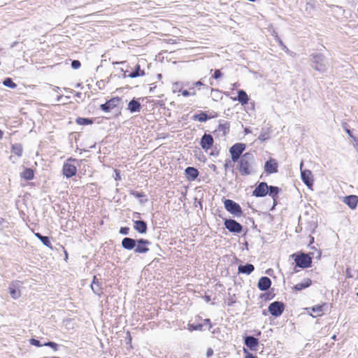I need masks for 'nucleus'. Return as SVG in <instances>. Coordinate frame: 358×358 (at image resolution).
<instances>
[{"label": "nucleus", "instance_id": "nucleus-1", "mask_svg": "<svg viewBox=\"0 0 358 358\" xmlns=\"http://www.w3.org/2000/svg\"><path fill=\"white\" fill-rule=\"evenodd\" d=\"M238 161V170L242 176H248L252 173L253 156L250 152L243 154Z\"/></svg>", "mask_w": 358, "mask_h": 358}, {"label": "nucleus", "instance_id": "nucleus-2", "mask_svg": "<svg viewBox=\"0 0 358 358\" xmlns=\"http://www.w3.org/2000/svg\"><path fill=\"white\" fill-rule=\"evenodd\" d=\"M85 161V159H77L72 157L68 158L63 164L62 166V173L67 178H72L75 176L77 173V166L76 165L80 164L81 162Z\"/></svg>", "mask_w": 358, "mask_h": 358}, {"label": "nucleus", "instance_id": "nucleus-3", "mask_svg": "<svg viewBox=\"0 0 358 358\" xmlns=\"http://www.w3.org/2000/svg\"><path fill=\"white\" fill-rule=\"evenodd\" d=\"M296 265L301 268H306L311 266L313 257L309 254L296 253L292 255Z\"/></svg>", "mask_w": 358, "mask_h": 358}, {"label": "nucleus", "instance_id": "nucleus-4", "mask_svg": "<svg viewBox=\"0 0 358 358\" xmlns=\"http://www.w3.org/2000/svg\"><path fill=\"white\" fill-rule=\"evenodd\" d=\"M225 209L231 214L240 217L243 215V210L239 204L231 199H226L224 201Z\"/></svg>", "mask_w": 358, "mask_h": 358}, {"label": "nucleus", "instance_id": "nucleus-5", "mask_svg": "<svg viewBox=\"0 0 358 358\" xmlns=\"http://www.w3.org/2000/svg\"><path fill=\"white\" fill-rule=\"evenodd\" d=\"M245 149V145L244 143H237L232 145L229 149L232 161L235 162L240 159Z\"/></svg>", "mask_w": 358, "mask_h": 358}, {"label": "nucleus", "instance_id": "nucleus-6", "mask_svg": "<svg viewBox=\"0 0 358 358\" xmlns=\"http://www.w3.org/2000/svg\"><path fill=\"white\" fill-rule=\"evenodd\" d=\"M269 313L275 317H279L285 310V305L280 301H274L268 306Z\"/></svg>", "mask_w": 358, "mask_h": 358}, {"label": "nucleus", "instance_id": "nucleus-7", "mask_svg": "<svg viewBox=\"0 0 358 358\" xmlns=\"http://www.w3.org/2000/svg\"><path fill=\"white\" fill-rule=\"evenodd\" d=\"M121 98L115 96L107 101L105 103L100 106V108L106 113L111 111L113 109L116 108L120 103Z\"/></svg>", "mask_w": 358, "mask_h": 358}, {"label": "nucleus", "instance_id": "nucleus-8", "mask_svg": "<svg viewBox=\"0 0 358 358\" xmlns=\"http://www.w3.org/2000/svg\"><path fill=\"white\" fill-rule=\"evenodd\" d=\"M264 171L270 175L278 171V163L274 158H269L264 164Z\"/></svg>", "mask_w": 358, "mask_h": 358}, {"label": "nucleus", "instance_id": "nucleus-9", "mask_svg": "<svg viewBox=\"0 0 358 358\" xmlns=\"http://www.w3.org/2000/svg\"><path fill=\"white\" fill-rule=\"evenodd\" d=\"M225 227L233 233H241L243 230V227L241 224L232 219H227L224 221Z\"/></svg>", "mask_w": 358, "mask_h": 358}, {"label": "nucleus", "instance_id": "nucleus-10", "mask_svg": "<svg viewBox=\"0 0 358 358\" xmlns=\"http://www.w3.org/2000/svg\"><path fill=\"white\" fill-rule=\"evenodd\" d=\"M214 143L213 136L209 134H204L200 141V145L203 150L208 151L210 150Z\"/></svg>", "mask_w": 358, "mask_h": 358}, {"label": "nucleus", "instance_id": "nucleus-11", "mask_svg": "<svg viewBox=\"0 0 358 358\" xmlns=\"http://www.w3.org/2000/svg\"><path fill=\"white\" fill-rule=\"evenodd\" d=\"M268 185L266 182H262L253 190L252 195L256 197H263L268 194Z\"/></svg>", "mask_w": 358, "mask_h": 358}, {"label": "nucleus", "instance_id": "nucleus-12", "mask_svg": "<svg viewBox=\"0 0 358 358\" xmlns=\"http://www.w3.org/2000/svg\"><path fill=\"white\" fill-rule=\"evenodd\" d=\"M19 284V281L13 282L10 283L8 288L10 295L14 299H17L21 296V291L20 289Z\"/></svg>", "mask_w": 358, "mask_h": 358}, {"label": "nucleus", "instance_id": "nucleus-13", "mask_svg": "<svg viewBox=\"0 0 358 358\" xmlns=\"http://www.w3.org/2000/svg\"><path fill=\"white\" fill-rule=\"evenodd\" d=\"M137 247L135 249V252L137 253H145L149 250L148 245L150 244V242L148 240L141 238L137 240Z\"/></svg>", "mask_w": 358, "mask_h": 358}, {"label": "nucleus", "instance_id": "nucleus-14", "mask_svg": "<svg viewBox=\"0 0 358 358\" xmlns=\"http://www.w3.org/2000/svg\"><path fill=\"white\" fill-rule=\"evenodd\" d=\"M313 282L310 278H305L301 282H299L292 287V291L295 292H301L309 287L312 285Z\"/></svg>", "mask_w": 358, "mask_h": 358}, {"label": "nucleus", "instance_id": "nucleus-15", "mask_svg": "<svg viewBox=\"0 0 358 358\" xmlns=\"http://www.w3.org/2000/svg\"><path fill=\"white\" fill-rule=\"evenodd\" d=\"M301 178L303 182L308 187H311L313 185V178L312 172L310 170H303L301 171Z\"/></svg>", "mask_w": 358, "mask_h": 358}, {"label": "nucleus", "instance_id": "nucleus-16", "mask_svg": "<svg viewBox=\"0 0 358 358\" xmlns=\"http://www.w3.org/2000/svg\"><path fill=\"white\" fill-rule=\"evenodd\" d=\"M244 343L250 350L256 351L259 345V341L253 336H246L244 339Z\"/></svg>", "mask_w": 358, "mask_h": 358}, {"label": "nucleus", "instance_id": "nucleus-17", "mask_svg": "<svg viewBox=\"0 0 358 358\" xmlns=\"http://www.w3.org/2000/svg\"><path fill=\"white\" fill-rule=\"evenodd\" d=\"M185 173L187 179L189 181L194 180L199 176V171L196 168L192 166H188L187 168H186L185 170Z\"/></svg>", "mask_w": 358, "mask_h": 358}, {"label": "nucleus", "instance_id": "nucleus-18", "mask_svg": "<svg viewBox=\"0 0 358 358\" xmlns=\"http://www.w3.org/2000/svg\"><path fill=\"white\" fill-rule=\"evenodd\" d=\"M343 202L351 209H355L358 203V196L356 195H350L343 198Z\"/></svg>", "mask_w": 358, "mask_h": 358}, {"label": "nucleus", "instance_id": "nucleus-19", "mask_svg": "<svg viewBox=\"0 0 358 358\" xmlns=\"http://www.w3.org/2000/svg\"><path fill=\"white\" fill-rule=\"evenodd\" d=\"M217 117V114L212 115H208L206 112H200L198 114H195L192 116V119L194 121H198L200 122H206L209 119H212Z\"/></svg>", "mask_w": 358, "mask_h": 358}, {"label": "nucleus", "instance_id": "nucleus-20", "mask_svg": "<svg viewBox=\"0 0 358 358\" xmlns=\"http://www.w3.org/2000/svg\"><path fill=\"white\" fill-rule=\"evenodd\" d=\"M232 99L234 101H238L243 106H245L248 103L249 96L244 90H240L238 91L237 98H233Z\"/></svg>", "mask_w": 358, "mask_h": 358}, {"label": "nucleus", "instance_id": "nucleus-21", "mask_svg": "<svg viewBox=\"0 0 358 358\" xmlns=\"http://www.w3.org/2000/svg\"><path fill=\"white\" fill-rule=\"evenodd\" d=\"M271 285V280L268 277H262L258 281V288L262 291L267 290Z\"/></svg>", "mask_w": 358, "mask_h": 358}, {"label": "nucleus", "instance_id": "nucleus-22", "mask_svg": "<svg viewBox=\"0 0 358 358\" xmlns=\"http://www.w3.org/2000/svg\"><path fill=\"white\" fill-rule=\"evenodd\" d=\"M134 228L140 234H145L147 231L148 227L145 222L142 220H136L134 222Z\"/></svg>", "mask_w": 358, "mask_h": 358}, {"label": "nucleus", "instance_id": "nucleus-23", "mask_svg": "<svg viewBox=\"0 0 358 358\" xmlns=\"http://www.w3.org/2000/svg\"><path fill=\"white\" fill-rule=\"evenodd\" d=\"M325 305L326 304L323 303L321 305H317L310 308L309 309L311 310L312 311V313H310V315L314 317L322 316L324 313L323 311Z\"/></svg>", "mask_w": 358, "mask_h": 358}, {"label": "nucleus", "instance_id": "nucleus-24", "mask_svg": "<svg viewBox=\"0 0 358 358\" xmlns=\"http://www.w3.org/2000/svg\"><path fill=\"white\" fill-rule=\"evenodd\" d=\"M136 241L134 239L131 238H124L122 241V245L124 249L132 250L136 246Z\"/></svg>", "mask_w": 358, "mask_h": 358}, {"label": "nucleus", "instance_id": "nucleus-25", "mask_svg": "<svg viewBox=\"0 0 358 358\" xmlns=\"http://www.w3.org/2000/svg\"><path fill=\"white\" fill-rule=\"evenodd\" d=\"M127 108L131 113L139 112L141 110V106L138 101L132 99L129 102Z\"/></svg>", "mask_w": 358, "mask_h": 358}, {"label": "nucleus", "instance_id": "nucleus-26", "mask_svg": "<svg viewBox=\"0 0 358 358\" xmlns=\"http://www.w3.org/2000/svg\"><path fill=\"white\" fill-rule=\"evenodd\" d=\"M20 177L25 180H31L34 178V171L30 168H26L20 173Z\"/></svg>", "mask_w": 358, "mask_h": 358}, {"label": "nucleus", "instance_id": "nucleus-27", "mask_svg": "<svg viewBox=\"0 0 358 358\" xmlns=\"http://www.w3.org/2000/svg\"><path fill=\"white\" fill-rule=\"evenodd\" d=\"M145 71L143 69H141L140 64H138L135 66V70L131 73H129V77L131 78H134L139 76H145Z\"/></svg>", "mask_w": 358, "mask_h": 358}, {"label": "nucleus", "instance_id": "nucleus-28", "mask_svg": "<svg viewBox=\"0 0 358 358\" xmlns=\"http://www.w3.org/2000/svg\"><path fill=\"white\" fill-rule=\"evenodd\" d=\"M34 234L36 237H37L43 243L44 245H45L50 249L53 248L49 237L42 236L40 233H35Z\"/></svg>", "mask_w": 358, "mask_h": 358}, {"label": "nucleus", "instance_id": "nucleus-29", "mask_svg": "<svg viewBox=\"0 0 358 358\" xmlns=\"http://www.w3.org/2000/svg\"><path fill=\"white\" fill-rule=\"evenodd\" d=\"M255 269L252 264H248L246 265H241L238 266V272L242 273L250 274Z\"/></svg>", "mask_w": 358, "mask_h": 358}, {"label": "nucleus", "instance_id": "nucleus-30", "mask_svg": "<svg viewBox=\"0 0 358 358\" xmlns=\"http://www.w3.org/2000/svg\"><path fill=\"white\" fill-rule=\"evenodd\" d=\"M12 152L18 157H22L23 152L22 145L20 143H15L11 146Z\"/></svg>", "mask_w": 358, "mask_h": 358}, {"label": "nucleus", "instance_id": "nucleus-31", "mask_svg": "<svg viewBox=\"0 0 358 358\" xmlns=\"http://www.w3.org/2000/svg\"><path fill=\"white\" fill-rule=\"evenodd\" d=\"M280 192V189L275 186H268V194L273 198V201L278 199V194Z\"/></svg>", "mask_w": 358, "mask_h": 358}, {"label": "nucleus", "instance_id": "nucleus-32", "mask_svg": "<svg viewBox=\"0 0 358 358\" xmlns=\"http://www.w3.org/2000/svg\"><path fill=\"white\" fill-rule=\"evenodd\" d=\"M230 124L226 122L223 124H220L218 126V131L222 133L223 136H226L229 132Z\"/></svg>", "mask_w": 358, "mask_h": 358}, {"label": "nucleus", "instance_id": "nucleus-33", "mask_svg": "<svg viewBox=\"0 0 358 358\" xmlns=\"http://www.w3.org/2000/svg\"><path fill=\"white\" fill-rule=\"evenodd\" d=\"M76 122L79 125H88L93 123V121L89 118L78 117Z\"/></svg>", "mask_w": 358, "mask_h": 358}, {"label": "nucleus", "instance_id": "nucleus-34", "mask_svg": "<svg viewBox=\"0 0 358 358\" xmlns=\"http://www.w3.org/2000/svg\"><path fill=\"white\" fill-rule=\"evenodd\" d=\"M183 85L180 82H176L173 83L172 91L174 94L180 93L182 90Z\"/></svg>", "mask_w": 358, "mask_h": 358}, {"label": "nucleus", "instance_id": "nucleus-35", "mask_svg": "<svg viewBox=\"0 0 358 358\" xmlns=\"http://www.w3.org/2000/svg\"><path fill=\"white\" fill-rule=\"evenodd\" d=\"M3 84L6 86V87H10V88H15L17 85L12 80L11 78H6L3 82Z\"/></svg>", "mask_w": 358, "mask_h": 358}, {"label": "nucleus", "instance_id": "nucleus-36", "mask_svg": "<svg viewBox=\"0 0 358 358\" xmlns=\"http://www.w3.org/2000/svg\"><path fill=\"white\" fill-rule=\"evenodd\" d=\"M188 329L191 331H201L203 329V324H188Z\"/></svg>", "mask_w": 358, "mask_h": 358}, {"label": "nucleus", "instance_id": "nucleus-37", "mask_svg": "<svg viewBox=\"0 0 358 358\" xmlns=\"http://www.w3.org/2000/svg\"><path fill=\"white\" fill-rule=\"evenodd\" d=\"M189 90H192V91H188L187 90H182L180 93L185 97H187V96H195L196 95V92L194 90V89L193 88H190Z\"/></svg>", "mask_w": 358, "mask_h": 358}, {"label": "nucleus", "instance_id": "nucleus-38", "mask_svg": "<svg viewBox=\"0 0 358 358\" xmlns=\"http://www.w3.org/2000/svg\"><path fill=\"white\" fill-rule=\"evenodd\" d=\"M222 76V73L219 69H216L214 71L213 74L212 75V78L215 80L220 79Z\"/></svg>", "mask_w": 358, "mask_h": 358}, {"label": "nucleus", "instance_id": "nucleus-39", "mask_svg": "<svg viewBox=\"0 0 358 358\" xmlns=\"http://www.w3.org/2000/svg\"><path fill=\"white\" fill-rule=\"evenodd\" d=\"M130 194L136 198H141L145 196V194L143 192H139L134 190L131 191Z\"/></svg>", "mask_w": 358, "mask_h": 358}, {"label": "nucleus", "instance_id": "nucleus-40", "mask_svg": "<svg viewBox=\"0 0 358 358\" xmlns=\"http://www.w3.org/2000/svg\"><path fill=\"white\" fill-rule=\"evenodd\" d=\"M44 345L50 347L55 351H57L58 350V345L54 342H48V343H45Z\"/></svg>", "mask_w": 358, "mask_h": 358}, {"label": "nucleus", "instance_id": "nucleus-41", "mask_svg": "<svg viewBox=\"0 0 358 358\" xmlns=\"http://www.w3.org/2000/svg\"><path fill=\"white\" fill-rule=\"evenodd\" d=\"M81 64L78 60H73L71 63V66L74 69H78L80 67Z\"/></svg>", "mask_w": 358, "mask_h": 358}, {"label": "nucleus", "instance_id": "nucleus-42", "mask_svg": "<svg viewBox=\"0 0 358 358\" xmlns=\"http://www.w3.org/2000/svg\"><path fill=\"white\" fill-rule=\"evenodd\" d=\"M129 231V228L127 227H121L120 229V233L122 234H124V235L128 234Z\"/></svg>", "mask_w": 358, "mask_h": 358}, {"label": "nucleus", "instance_id": "nucleus-43", "mask_svg": "<svg viewBox=\"0 0 358 358\" xmlns=\"http://www.w3.org/2000/svg\"><path fill=\"white\" fill-rule=\"evenodd\" d=\"M343 128L345 129V131L347 132V134L350 136V137H353L352 136V134L351 132V131L348 128V125L347 123H343Z\"/></svg>", "mask_w": 358, "mask_h": 358}, {"label": "nucleus", "instance_id": "nucleus-44", "mask_svg": "<svg viewBox=\"0 0 358 358\" xmlns=\"http://www.w3.org/2000/svg\"><path fill=\"white\" fill-rule=\"evenodd\" d=\"M30 342L32 345H34L35 346H37V347L41 346L40 341L38 340L32 338V339H31Z\"/></svg>", "mask_w": 358, "mask_h": 358}, {"label": "nucleus", "instance_id": "nucleus-45", "mask_svg": "<svg viewBox=\"0 0 358 358\" xmlns=\"http://www.w3.org/2000/svg\"><path fill=\"white\" fill-rule=\"evenodd\" d=\"M213 353H214L213 350L211 348H209L207 349V351H206V357L208 358L210 357L211 356H213Z\"/></svg>", "mask_w": 358, "mask_h": 358}, {"label": "nucleus", "instance_id": "nucleus-46", "mask_svg": "<svg viewBox=\"0 0 358 358\" xmlns=\"http://www.w3.org/2000/svg\"><path fill=\"white\" fill-rule=\"evenodd\" d=\"M203 83L201 81H200V80L196 81V82H195L194 83V86H195L196 87H199L203 86Z\"/></svg>", "mask_w": 358, "mask_h": 358}, {"label": "nucleus", "instance_id": "nucleus-47", "mask_svg": "<svg viewBox=\"0 0 358 358\" xmlns=\"http://www.w3.org/2000/svg\"><path fill=\"white\" fill-rule=\"evenodd\" d=\"M6 220L4 218L0 217V231L3 229V224L5 223Z\"/></svg>", "mask_w": 358, "mask_h": 358}, {"label": "nucleus", "instance_id": "nucleus-48", "mask_svg": "<svg viewBox=\"0 0 358 358\" xmlns=\"http://www.w3.org/2000/svg\"><path fill=\"white\" fill-rule=\"evenodd\" d=\"M3 132L0 129V139L3 138Z\"/></svg>", "mask_w": 358, "mask_h": 358}, {"label": "nucleus", "instance_id": "nucleus-49", "mask_svg": "<svg viewBox=\"0 0 358 358\" xmlns=\"http://www.w3.org/2000/svg\"><path fill=\"white\" fill-rule=\"evenodd\" d=\"M155 88H156V85H155L154 87H151L150 88V92L152 91V90H153L154 89H155Z\"/></svg>", "mask_w": 358, "mask_h": 358}, {"label": "nucleus", "instance_id": "nucleus-50", "mask_svg": "<svg viewBox=\"0 0 358 358\" xmlns=\"http://www.w3.org/2000/svg\"><path fill=\"white\" fill-rule=\"evenodd\" d=\"M313 241H314V238H313V237H311L310 243H313Z\"/></svg>", "mask_w": 358, "mask_h": 358}, {"label": "nucleus", "instance_id": "nucleus-51", "mask_svg": "<svg viewBox=\"0 0 358 358\" xmlns=\"http://www.w3.org/2000/svg\"><path fill=\"white\" fill-rule=\"evenodd\" d=\"M158 78H162V75L161 74H158Z\"/></svg>", "mask_w": 358, "mask_h": 358}, {"label": "nucleus", "instance_id": "nucleus-52", "mask_svg": "<svg viewBox=\"0 0 358 358\" xmlns=\"http://www.w3.org/2000/svg\"><path fill=\"white\" fill-rule=\"evenodd\" d=\"M64 252H65L66 257H67V255H68L67 252L66 250Z\"/></svg>", "mask_w": 358, "mask_h": 358}, {"label": "nucleus", "instance_id": "nucleus-53", "mask_svg": "<svg viewBox=\"0 0 358 358\" xmlns=\"http://www.w3.org/2000/svg\"><path fill=\"white\" fill-rule=\"evenodd\" d=\"M52 358H59V357H53Z\"/></svg>", "mask_w": 358, "mask_h": 358}, {"label": "nucleus", "instance_id": "nucleus-54", "mask_svg": "<svg viewBox=\"0 0 358 358\" xmlns=\"http://www.w3.org/2000/svg\"><path fill=\"white\" fill-rule=\"evenodd\" d=\"M357 151H358V144H357Z\"/></svg>", "mask_w": 358, "mask_h": 358}, {"label": "nucleus", "instance_id": "nucleus-55", "mask_svg": "<svg viewBox=\"0 0 358 358\" xmlns=\"http://www.w3.org/2000/svg\"><path fill=\"white\" fill-rule=\"evenodd\" d=\"M357 295H358V293H357Z\"/></svg>", "mask_w": 358, "mask_h": 358}]
</instances>
